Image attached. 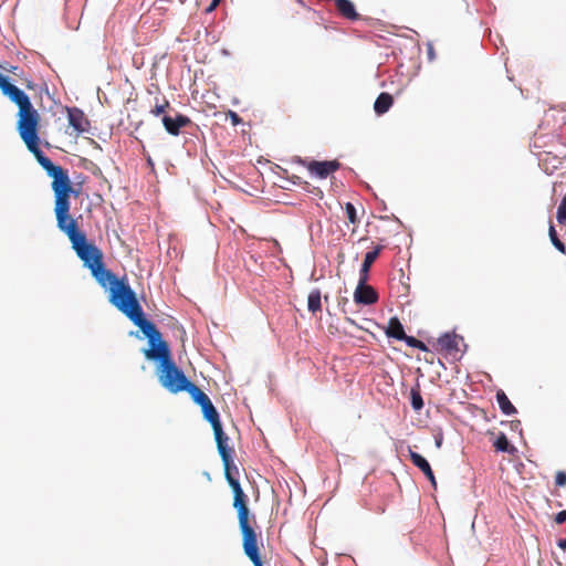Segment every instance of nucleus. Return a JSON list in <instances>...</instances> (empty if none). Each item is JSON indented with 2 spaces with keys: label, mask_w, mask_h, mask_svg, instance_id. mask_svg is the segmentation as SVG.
I'll use <instances>...</instances> for the list:
<instances>
[{
  "label": "nucleus",
  "mask_w": 566,
  "mask_h": 566,
  "mask_svg": "<svg viewBox=\"0 0 566 566\" xmlns=\"http://www.w3.org/2000/svg\"><path fill=\"white\" fill-rule=\"evenodd\" d=\"M15 105L19 108L17 114V130L28 150L34 155L40 166L53 179L52 190L55 198L54 213L56 223L63 224L74 219L70 216V195L73 191L71 180L67 172L61 166L54 165L41 150L39 138L41 117L39 112L33 107L29 96L25 95L15 103Z\"/></svg>",
  "instance_id": "1"
},
{
  "label": "nucleus",
  "mask_w": 566,
  "mask_h": 566,
  "mask_svg": "<svg viewBox=\"0 0 566 566\" xmlns=\"http://www.w3.org/2000/svg\"><path fill=\"white\" fill-rule=\"evenodd\" d=\"M90 271L102 287H108L109 302L125 314L144 335L155 333V324L145 317L136 294L125 276L117 279L111 270L105 268L104 262Z\"/></svg>",
  "instance_id": "2"
},
{
  "label": "nucleus",
  "mask_w": 566,
  "mask_h": 566,
  "mask_svg": "<svg viewBox=\"0 0 566 566\" xmlns=\"http://www.w3.org/2000/svg\"><path fill=\"white\" fill-rule=\"evenodd\" d=\"M150 347L144 350L147 359L158 360V379L160 385L171 394L184 391L190 380L171 359V353L167 342L161 339V333L155 326V333L145 335Z\"/></svg>",
  "instance_id": "3"
},
{
  "label": "nucleus",
  "mask_w": 566,
  "mask_h": 566,
  "mask_svg": "<svg viewBox=\"0 0 566 566\" xmlns=\"http://www.w3.org/2000/svg\"><path fill=\"white\" fill-rule=\"evenodd\" d=\"M57 228L67 235L72 249L76 255L82 260L84 266L92 270L103 262V252L94 243L88 242L86 234L78 229L75 219L69 220L65 223L57 224Z\"/></svg>",
  "instance_id": "4"
},
{
  "label": "nucleus",
  "mask_w": 566,
  "mask_h": 566,
  "mask_svg": "<svg viewBox=\"0 0 566 566\" xmlns=\"http://www.w3.org/2000/svg\"><path fill=\"white\" fill-rule=\"evenodd\" d=\"M214 439L218 452L221 457L226 479L233 491V507L247 504V495L244 494L239 481L233 476L232 471L238 472L232 461L233 450L228 446L229 437L223 432L222 426L213 428Z\"/></svg>",
  "instance_id": "5"
},
{
  "label": "nucleus",
  "mask_w": 566,
  "mask_h": 566,
  "mask_svg": "<svg viewBox=\"0 0 566 566\" xmlns=\"http://www.w3.org/2000/svg\"><path fill=\"white\" fill-rule=\"evenodd\" d=\"M238 512L239 527L242 533V546L244 554L253 563L254 566H263L258 547V536L249 521V509L244 504L234 507Z\"/></svg>",
  "instance_id": "6"
},
{
  "label": "nucleus",
  "mask_w": 566,
  "mask_h": 566,
  "mask_svg": "<svg viewBox=\"0 0 566 566\" xmlns=\"http://www.w3.org/2000/svg\"><path fill=\"white\" fill-rule=\"evenodd\" d=\"M238 512L239 527L242 533V546L244 554L253 563L254 566H263L258 547V536L249 521V509L244 504L234 507Z\"/></svg>",
  "instance_id": "7"
},
{
  "label": "nucleus",
  "mask_w": 566,
  "mask_h": 566,
  "mask_svg": "<svg viewBox=\"0 0 566 566\" xmlns=\"http://www.w3.org/2000/svg\"><path fill=\"white\" fill-rule=\"evenodd\" d=\"M303 166L307 168L311 175H314L318 178H326L331 174L335 172L339 169L340 164L338 160H325V161H306L304 159L298 160Z\"/></svg>",
  "instance_id": "8"
},
{
  "label": "nucleus",
  "mask_w": 566,
  "mask_h": 566,
  "mask_svg": "<svg viewBox=\"0 0 566 566\" xmlns=\"http://www.w3.org/2000/svg\"><path fill=\"white\" fill-rule=\"evenodd\" d=\"M378 293L371 286L367 284L366 280L359 279L358 284L354 292V301L357 304L373 305L378 302Z\"/></svg>",
  "instance_id": "9"
},
{
  "label": "nucleus",
  "mask_w": 566,
  "mask_h": 566,
  "mask_svg": "<svg viewBox=\"0 0 566 566\" xmlns=\"http://www.w3.org/2000/svg\"><path fill=\"white\" fill-rule=\"evenodd\" d=\"M67 117L70 126L73 127L76 135L87 133L90 130V120L84 112L77 107L67 108Z\"/></svg>",
  "instance_id": "10"
},
{
  "label": "nucleus",
  "mask_w": 566,
  "mask_h": 566,
  "mask_svg": "<svg viewBox=\"0 0 566 566\" xmlns=\"http://www.w3.org/2000/svg\"><path fill=\"white\" fill-rule=\"evenodd\" d=\"M191 119L182 114H177L176 117L165 115L163 117V125L168 134L178 136L182 127L191 125Z\"/></svg>",
  "instance_id": "11"
},
{
  "label": "nucleus",
  "mask_w": 566,
  "mask_h": 566,
  "mask_svg": "<svg viewBox=\"0 0 566 566\" xmlns=\"http://www.w3.org/2000/svg\"><path fill=\"white\" fill-rule=\"evenodd\" d=\"M0 90L12 103H18L27 94L18 86L11 84L9 80L0 73Z\"/></svg>",
  "instance_id": "12"
},
{
  "label": "nucleus",
  "mask_w": 566,
  "mask_h": 566,
  "mask_svg": "<svg viewBox=\"0 0 566 566\" xmlns=\"http://www.w3.org/2000/svg\"><path fill=\"white\" fill-rule=\"evenodd\" d=\"M410 461L436 485V478L429 462L418 452L409 450Z\"/></svg>",
  "instance_id": "13"
},
{
  "label": "nucleus",
  "mask_w": 566,
  "mask_h": 566,
  "mask_svg": "<svg viewBox=\"0 0 566 566\" xmlns=\"http://www.w3.org/2000/svg\"><path fill=\"white\" fill-rule=\"evenodd\" d=\"M335 7L339 14L345 19L356 21L359 19L354 3L350 0H334Z\"/></svg>",
  "instance_id": "14"
},
{
  "label": "nucleus",
  "mask_w": 566,
  "mask_h": 566,
  "mask_svg": "<svg viewBox=\"0 0 566 566\" xmlns=\"http://www.w3.org/2000/svg\"><path fill=\"white\" fill-rule=\"evenodd\" d=\"M381 250H382V247L377 245L373 251H368L365 254V258H364V261H363V264L360 268V272H359V279H361V280L364 279V280L368 281L369 270H370L373 263L379 256Z\"/></svg>",
  "instance_id": "15"
},
{
  "label": "nucleus",
  "mask_w": 566,
  "mask_h": 566,
  "mask_svg": "<svg viewBox=\"0 0 566 566\" xmlns=\"http://www.w3.org/2000/svg\"><path fill=\"white\" fill-rule=\"evenodd\" d=\"M385 333L389 338H395L398 340H403V338H406L407 335L398 317H391L388 321V325L385 329Z\"/></svg>",
  "instance_id": "16"
},
{
  "label": "nucleus",
  "mask_w": 566,
  "mask_h": 566,
  "mask_svg": "<svg viewBox=\"0 0 566 566\" xmlns=\"http://www.w3.org/2000/svg\"><path fill=\"white\" fill-rule=\"evenodd\" d=\"M201 411L203 415V418L211 424L212 429L221 426L219 413L217 409L214 408L211 400H209L206 405L201 406Z\"/></svg>",
  "instance_id": "17"
},
{
  "label": "nucleus",
  "mask_w": 566,
  "mask_h": 566,
  "mask_svg": "<svg viewBox=\"0 0 566 566\" xmlns=\"http://www.w3.org/2000/svg\"><path fill=\"white\" fill-rule=\"evenodd\" d=\"M394 103V98L389 93H380L375 101L374 109L378 115L389 111Z\"/></svg>",
  "instance_id": "18"
},
{
  "label": "nucleus",
  "mask_w": 566,
  "mask_h": 566,
  "mask_svg": "<svg viewBox=\"0 0 566 566\" xmlns=\"http://www.w3.org/2000/svg\"><path fill=\"white\" fill-rule=\"evenodd\" d=\"M184 391H187L191 399L197 403L199 405L200 407L202 405H206L210 398L208 397L207 394H205L196 384H193L192 381L189 382V385L187 386V388L184 390Z\"/></svg>",
  "instance_id": "19"
},
{
  "label": "nucleus",
  "mask_w": 566,
  "mask_h": 566,
  "mask_svg": "<svg viewBox=\"0 0 566 566\" xmlns=\"http://www.w3.org/2000/svg\"><path fill=\"white\" fill-rule=\"evenodd\" d=\"M496 401L499 403V407L501 411L506 415L511 416L516 413V408L513 406V403L510 401L509 397L505 395L504 391L499 390L496 392Z\"/></svg>",
  "instance_id": "20"
},
{
  "label": "nucleus",
  "mask_w": 566,
  "mask_h": 566,
  "mask_svg": "<svg viewBox=\"0 0 566 566\" xmlns=\"http://www.w3.org/2000/svg\"><path fill=\"white\" fill-rule=\"evenodd\" d=\"M322 296L319 290H313L308 294L307 298V308L311 313L315 314L316 312H319L322 310Z\"/></svg>",
  "instance_id": "21"
},
{
  "label": "nucleus",
  "mask_w": 566,
  "mask_h": 566,
  "mask_svg": "<svg viewBox=\"0 0 566 566\" xmlns=\"http://www.w3.org/2000/svg\"><path fill=\"white\" fill-rule=\"evenodd\" d=\"M494 448L496 451L501 452L513 453L515 451V448L510 444L506 436L503 432H501L500 436L496 438L494 442Z\"/></svg>",
  "instance_id": "22"
},
{
  "label": "nucleus",
  "mask_w": 566,
  "mask_h": 566,
  "mask_svg": "<svg viewBox=\"0 0 566 566\" xmlns=\"http://www.w3.org/2000/svg\"><path fill=\"white\" fill-rule=\"evenodd\" d=\"M438 344L442 349L448 352L458 349V342L454 336L446 334L438 339Z\"/></svg>",
  "instance_id": "23"
},
{
  "label": "nucleus",
  "mask_w": 566,
  "mask_h": 566,
  "mask_svg": "<svg viewBox=\"0 0 566 566\" xmlns=\"http://www.w3.org/2000/svg\"><path fill=\"white\" fill-rule=\"evenodd\" d=\"M411 406L416 411H419L423 407V400L418 388H411L410 391Z\"/></svg>",
  "instance_id": "24"
},
{
  "label": "nucleus",
  "mask_w": 566,
  "mask_h": 566,
  "mask_svg": "<svg viewBox=\"0 0 566 566\" xmlns=\"http://www.w3.org/2000/svg\"><path fill=\"white\" fill-rule=\"evenodd\" d=\"M403 342H406V344L408 346L412 347V348H417V349H420L422 352H427L428 350L427 345L423 342L417 339L413 336L406 335V338H403Z\"/></svg>",
  "instance_id": "25"
},
{
  "label": "nucleus",
  "mask_w": 566,
  "mask_h": 566,
  "mask_svg": "<svg viewBox=\"0 0 566 566\" xmlns=\"http://www.w3.org/2000/svg\"><path fill=\"white\" fill-rule=\"evenodd\" d=\"M549 238H551V241H552V243L554 244V247H555L558 251H560V252H563V253H564V252H565V245H564V243L558 239L557 233H556V230H555V228H554V226H553V224H551V227H549Z\"/></svg>",
  "instance_id": "26"
},
{
  "label": "nucleus",
  "mask_w": 566,
  "mask_h": 566,
  "mask_svg": "<svg viewBox=\"0 0 566 566\" xmlns=\"http://www.w3.org/2000/svg\"><path fill=\"white\" fill-rule=\"evenodd\" d=\"M170 106L169 102L166 98H163V103H156L154 108H151L150 113L154 116H159L166 112V109Z\"/></svg>",
  "instance_id": "27"
},
{
  "label": "nucleus",
  "mask_w": 566,
  "mask_h": 566,
  "mask_svg": "<svg viewBox=\"0 0 566 566\" xmlns=\"http://www.w3.org/2000/svg\"><path fill=\"white\" fill-rule=\"evenodd\" d=\"M345 213L350 223L357 222L356 208L353 203L347 202L345 205Z\"/></svg>",
  "instance_id": "28"
},
{
  "label": "nucleus",
  "mask_w": 566,
  "mask_h": 566,
  "mask_svg": "<svg viewBox=\"0 0 566 566\" xmlns=\"http://www.w3.org/2000/svg\"><path fill=\"white\" fill-rule=\"evenodd\" d=\"M556 218L559 223L566 222V196L562 199Z\"/></svg>",
  "instance_id": "29"
},
{
  "label": "nucleus",
  "mask_w": 566,
  "mask_h": 566,
  "mask_svg": "<svg viewBox=\"0 0 566 566\" xmlns=\"http://www.w3.org/2000/svg\"><path fill=\"white\" fill-rule=\"evenodd\" d=\"M226 117L230 119L233 126H238L242 123V118L233 111H228L226 113Z\"/></svg>",
  "instance_id": "30"
},
{
  "label": "nucleus",
  "mask_w": 566,
  "mask_h": 566,
  "mask_svg": "<svg viewBox=\"0 0 566 566\" xmlns=\"http://www.w3.org/2000/svg\"><path fill=\"white\" fill-rule=\"evenodd\" d=\"M555 484L557 486H564L566 485V472L558 471L555 475Z\"/></svg>",
  "instance_id": "31"
},
{
  "label": "nucleus",
  "mask_w": 566,
  "mask_h": 566,
  "mask_svg": "<svg viewBox=\"0 0 566 566\" xmlns=\"http://www.w3.org/2000/svg\"><path fill=\"white\" fill-rule=\"evenodd\" d=\"M556 524H563L566 522V510L558 512L554 518Z\"/></svg>",
  "instance_id": "32"
},
{
  "label": "nucleus",
  "mask_w": 566,
  "mask_h": 566,
  "mask_svg": "<svg viewBox=\"0 0 566 566\" xmlns=\"http://www.w3.org/2000/svg\"><path fill=\"white\" fill-rule=\"evenodd\" d=\"M557 545L563 551H566V538L558 539Z\"/></svg>",
  "instance_id": "33"
},
{
  "label": "nucleus",
  "mask_w": 566,
  "mask_h": 566,
  "mask_svg": "<svg viewBox=\"0 0 566 566\" xmlns=\"http://www.w3.org/2000/svg\"><path fill=\"white\" fill-rule=\"evenodd\" d=\"M220 0H212L207 11H212L219 3Z\"/></svg>",
  "instance_id": "34"
},
{
  "label": "nucleus",
  "mask_w": 566,
  "mask_h": 566,
  "mask_svg": "<svg viewBox=\"0 0 566 566\" xmlns=\"http://www.w3.org/2000/svg\"><path fill=\"white\" fill-rule=\"evenodd\" d=\"M347 322H349L350 324H354V321L350 318H347Z\"/></svg>",
  "instance_id": "35"
},
{
  "label": "nucleus",
  "mask_w": 566,
  "mask_h": 566,
  "mask_svg": "<svg viewBox=\"0 0 566 566\" xmlns=\"http://www.w3.org/2000/svg\"><path fill=\"white\" fill-rule=\"evenodd\" d=\"M437 446L440 447L441 446V440H438L437 441Z\"/></svg>",
  "instance_id": "36"
}]
</instances>
